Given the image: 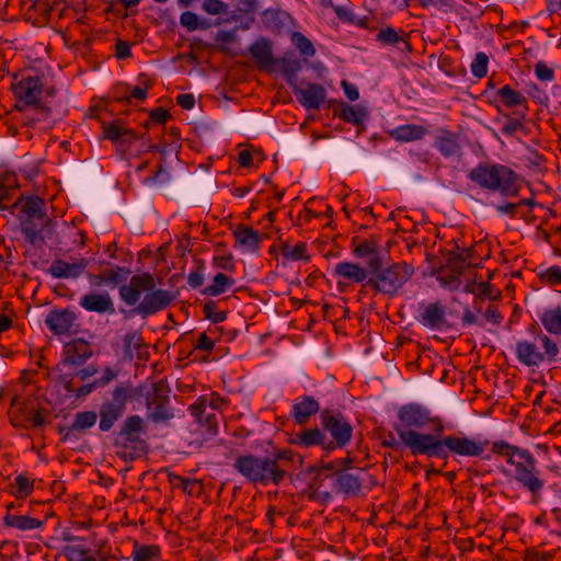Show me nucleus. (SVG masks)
<instances>
[{
	"label": "nucleus",
	"mask_w": 561,
	"mask_h": 561,
	"mask_svg": "<svg viewBox=\"0 0 561 561\" xmlns=\"http://www.w3.org/2000/svg\"><path fill=\"white\" fill-rule=\"evenodd\" d=\"M397 417L393 428L413 456L439 459H447L449 455L482 457L490 444L486 439L463 434L443 435L445 428L442 419L419 403L403 404ZM483 459L489 460L490 455L483 456Z\"/></svg>",
	"instance_id": "nucleus-1"
},
{
	"label": "nucleus",
	"mask_w": 561,
	"mask_h": 561,
	"mask_svg": "<svg viewBox=\"0 0 561 561\" xmlns=\"http://www.w3.org/2000/svg\"><path fill=\"white\" fill-rule=\"evenodd\" d=\"M156 286L150 273L134 275L128 284L121 286L119 297L127 306H136L135 312L146 318L168 308L175 299L171 290Z\"/></svg>",
	"instance_id": "nucleus-2"
},
{
	"label": "nucleus",
	"mask_w": 561,
	"mask_h": 561,
	"mask_svg": "<svg viewBox=\"0 0 561 561\" xmlns=\"http://www.w3.org/2000/svg\"><path fill=\"white\" fill-rule=\"evenodd\" d=\"M469 180L482 190L514 197L519 192V176L508 165L497 162H480L468 174Z\"/></svg>",
	"instance_id": "nucleus-3"
},
{
	"label": "nucleus",
	"mask_w": 561,
	"mask_h": 561,
	"mask_svg": "<svg viewBox=\"0 0 561 561\" xmlns=\"http://www.w3.org/2000/svg\"><path fill=\"white\" fill-rule=\"evenodd\" d=\"M233 468L247 481L263 486L278 485L286 474L275 459L252 454L239 456L233 462Z\"/></svg>",
	"instance_id": "nucleus-4"
},
{
	"label": "nucleus",
	"mask_w": 561,
	"mask_h": 561,
	"mask_svg": "<svg viewBox=\"0 0 561 561\" xmlns=\"http://www.w3.org/2000/svg\"><path fill=\"white\" fill-rule=\"evenodd\" d=\"M511 470L503 469L502 472L512 478L522 488L531 493L533 497L538 496L545 488L546 481L538 468V462L533 454L525 449L515 460H508Z\"/></svg>",
	"instance_id": "nucleus-5"
},
{
	"label": "nucleus",
	"mask_w": 561,
	"mask_h": 561,
	"mask_svg": "<svg viewBox=\"0 0 561 561\" xmlns=\"http://www.w3.org/2000/svg\"><path fill=\"white\" fill-rule=\"evenodd\" d=\"M559 355L558 344L546 334H538L533 340H520L516 343V356L527 367H539L552 364Z\"/></svg>",
	"instance_id": "nucleus-6"
},
{
	"label": "nucleus",
	"mask_w": 561,
	"mask_h": 561,
	"mask_svg": "<svg viewBox=\"0 0 561 561\" xmlns=\"http://www.w3.org/2000/svg\"><path fill=\"white\" fill-rule=\"evenodd\" d=\"M371 276L368 279V287L378 293L393 296L412 277L414 270L411 265L400 262L386 268L376 267L370 270Z\"/></svg>",
	"instance_id": "nucleus-7"
},
{
	"label": "nucleus",
	"mask_w": 561,
	"mask_h": 561,
	"mask_svg": "<svg viewBox=\"0 0 561 561\" xmlns=\"http://www.w3.org/2000/svg\"><path fill=\"white\" fill-rule=\"evenodd\" d=\"M225 404L224 399L217 393H210L199 397L192 405L191 413L194 419L206 426L208 435L218 433V419L216 411L220 410Z\"/></svg>",
	"instance_id": "nucleus-8"
},
{
	"label": "nucleus",
	"mask_w": 561,
	"mask_h": 561,
	"mask_svg": "<svg viewBox=\"0 0 561 561\" xmlns=\"http://www.w3.org/2000/svg\"><path fill=\"white\" fill-rule=\"evenodd\" d=\"M2 523L5 527L21 533L42 531L45 527V520L31 516L23 503L15 502L7 504Z\"/></svg>",
	"instance_id": "nucleus-9"
},
{
	"label": "nucleus",
	"mask_w": 561,
	"mask_h": 561,
	"mask_svg": "<svg viewBox=\"0 0 561 561\" xmlns=\"http://www.w3.org/2000/svg\"><path fill=\"white\" fill-rule=\"evenodd\" d=\"M320 421L322 427L332 437L329 439V444L333 446V450L343 448L351 442L353 427L344 415L325 411L321 413Z\"/></svg>",
	"instance_id": "nucleus-10"
},
{
	"label": "nucleus",
	"mask_w": 561,
	"mask_h": 561,
	"mask_svg": "<svg viewBox=\"0 0 561 561\" xmlns=\"http://www.w3.org/2000/svg\"><path fill=\"white\" fill-rule=\"evenodd\" d=\"M128 391L123 386H117L113 390L112 400L102 404L100 410V430L110 431L115 422L124 414Z\"/></svg>",
	"instance_id": "nucleus-11"
},
{
	"label": "nucleus",
	"mask_w": 561,
	"mask_h": 561,
	"mask_svg": "<svg viewBox=\"0 0 561 561\" xmlns=\"http://www.w3.org/2000/svg\"><path fill=\"white\" fill-rule=\"evenodd\" d=\"M14 96L25 105H33L38 102L42 95L43 83L37 76L14 77L11 84Z\"/></svg>",
	"instance_id": "nucleus-12"
},
{
	"label": "nucleus",
	"mask_w": 561,
	"mask_h": 561,
	"mask_svg": "<svg viewBox=\"0 0 561 561\" xmlns=\"http://www.w3.org/2000/svg\"><path fill=\"white\" fill-rule=\"evenodd\" d=\"M333 276L337 284L356 283L368 286V279L371 276L370 267H364L357 263L342 261L334 265Z\"/></svg>",
	"instance_id": "nucleus-13"
},
{
	"label": "nucleus",
	"mask_w": 561,
	"mask_h": 561,
	"mask_svg": "<svg viewBox=\"0 0 561 561\" xmlns=\"http://www.w3.org/2000/svg\"><path fill=\"white\" fill-rule=\"evenodd\" d=\"M294 92L299 103L307 110H319L327 98L325 89L317 83L295 87Z\"/></svg>",
	"instance_id": "nucleus-14"
},
{
	"label": "nucleus",
	"mask_w": 561,
	"mask_h": 561,
	"mask_svg": "<svg viewBox=\"0 0 561 561\" xmlns=\"http://www.w3.org/2000/svg\"><path fill=\"white\" fill-rule=\"evenodd\" d=\"M89 261L84 257L68 262L65 260H55L51 262L48 273L54 278L76 279L81 276L88 267Z\"/></svg>",
	"instance_id": "nucleus-15"
},
{
	"label": "nucleus",
	"mask_w": 561,
	"mask_h": 561,
	"mask_svg": "<svg viewBox=\"0 0 561 561\" xmlns=\"http://www.w3.org/2000/svg\"><path fill=\"white\" fill-rule=\"evenodd\" d=\"M79 306L89 312L113 313L115 311L113 299L106 291H92L81 296Z\"/></svg>",
	"instance_id": "nucleus-16"
},
{
	"label": "nucleus",
	"mask_w": 561,
	"mask_h": 561,
	"mask_svg": "<svg viewBox=\"0 0 561 561\" xmlns=\"http://www.w3.org/2000/svg\"><path fill=\"white\" fill-rule=\"evenodd\" d=\"M76 316L69 310H53L46 319L45 324L56 335L69 334L75 325Z\"/></svg>",
	"instance_id": "nucleus-17"
},
{
	"label": "nucleus",
	"mask_w": 561,
	"mask_h": 561,
	"mask_svg": "<svg viewBox=\"0 0 561 561\" xmlns=\"http://www.w3.org/2000/svg\"><path fill=\"white\" fill-rule=\"evenodd\" d=\"M249 53L257 66L265 70H272L275 66V58H273L272 42L265 37H260L250 47Z\"/></svg>",
	"instance_id": "nucleus-18"
},
{
	"label": "nucleus",
	"mask_w": 561,
	"mask_h": 561,
	"mask_svg": "<svg viewBox=\"0 0 561 561\" xmlns=\"http://www.w3.org/2000/svg\"><path fill=\"white\" fill-rule=\"evenodd\" d=\"M293 442L294 444L301 448L320 446L323 450L328 453L333 450V446L329 444V438L327 437V434L319 428H308L300 433H297Z\"/></svg>",
	"instance_id": "nucleus-19"
},
{
	"label": "nucleus",
	"mask_w": 561,
	"mask_h": 561,
	"mask_svg": "<svg viewBox=\"0 0 561 561\" xmlns=\"http://www.w3.org/2000/svg\"><path fill=\"white\" fill-rule=\"evenodd\" d=\"M233 236L242 252L256 253L259 251L262 237L256 230L239 225L233 230Z\"/></svg>",
	"instance_id": "nucleus-20"
},
{
	"label": "nucleus",
	"mask_w": 561,
	"mask_h": 561,
	"mask_svg": "<svg viewBox=\"0 0 561 561\" xmlns=\"http://www.w3.org/2000/svg\"><path fill=\"white\" fill-rule=\"evenodd\" d=\"M58 556L64 557L67 561H98L95 553L88 547L83 538L65 545Z\"/></svg>",
	"instance_id": "nucleus-21"
},
{
	"label": "nucleus",
	"mask_w": 561,
	"mask_h": 561,
	"mask_svg": "<svg viewBox=\"0 0 561 561\" xmlns=\"http://www.w3.org/2000/svg\"><path fill=\"white\" fill-rule=\"evenodd\" d=\"M420 322L432 330L443 328L446 323L444 307L439 302L426 305L420 314Z\"/></svg>",
	"instance_id": "nucleus-22"
},
{
	"label": "nucleus",
	"mask_w": 561,
	"mask_h": 561,
	"mask_svg": "<svg viewBox=\"0 0 561 561\" xmlns=\"http://www.w3.org/2000/svg\"><path fill=\"white\" fill-rule=\"evenodd\" d=\"M319 411V403L312 397L298 398L293 407V416L297 424L302 425L308 422L310 416Z\"/></svg>",
	"instance_id": "nucleus-23"
},
{
	"label": "nucleus",
	"mask_w": 561,
	"mask_h": 561,
	"mask_svg": "<svg viewBox=\"0 0 561 561\" xmlns=\"http://www.w3.org/2000/svg\"><path fill=\"white\" fill-rule=\"evenodd\" d=\"M91 354L89 343L83 340H75L65 345V360L71 365L84 363Z\"/></svg>",
	"instance_id": "nucleus-24"
},
{
	"label": "nucleus",
	"mask_w": 561,
	"mask_h": 561,
	"mask_svg": "<svg viewBox=\"0 0 561 561\" xmlns=\"http://www.w3.org/2000/svg\"><path fill=\"white\" fill-rule=\"evenodd\" d=\"M356 257L368 259V267L371 271L382 265V260L379 255L378 245L373 240H364L357 243L353 250Z\"/></svg>",
	"instance_id": "nucleus-25"
},
{
	"label": "nucleus",
	"mask_w": 561,
	"mask_h": 561,
	"mask_svg": "<svg viewBox=\"0 0 561 561\" xmlns=\"http://www.w3.org/2000/svg\"><path fill=\"white\" fill-rule=\"evenodd\" d=\"M390 136L401 142H410L422 139L427 134V128L416 124H405L389 131Z\"/></svg>",
	"instance_id": "nucleus-26"
},
{
	"label": "nucleus",
	"mask_w": 561,
	"mask_h": 561,
	"mask_svg": "<svg viewBox=\"0 0 561 561\" xmlns=\"http://www.w3.org/2000/svg\"><path fill=\"white\" fill-rule=\"evenodd\" d=\"M360 472V470L356 473L348 472L344 469L340 470L335 479L336 489L345 494L358 493L362 486L359 478Z\"/></svg>",
	"instance_id": "nucleus-27"
},
{
	"label": "nucleus",
	"mask_w": 561,
	"mask_h": 561,
	"mask_svg": "<svg viewBox=\"0 0 561 561\" xmlns=\"http://www.w3.org/2000/svg\"><path fill=\"white\" fill-rule=\"evenodd\" d=\"M435 147L446 158L457 156L460 150L458 137L447 130H443L436 138Z\"/></svg>",
	"instance_id": "nucleus-28"
},
{
	"label": "nucleus",
	"mask_w": 561,
	"mask_h": 561,
	"mask_svg": "<svg viewBox=\"0 0 561 561\" xmlns=\"http://www.w3.org/2000/svg\"><path fill=\"white\" fill-rule=\"evenodd\" d=\"M234 284V278L224 273H217L213 282L203 289V294L209 297H217L228 291Z\"/></svg>",
	"instance_id": "nucleus-29"
},
{
	"label": "nucleus",
	"mask_w": 561,
	"mask_h": 561,
	"mask_svg": "<svg viewBox=\"0 0 561 561\" xmlns=\"http://www.w3.org/2000/svg\"><path fill=\"white\" fill-rule=\"evenodd\" d=\"M282 256L286 261H304L309 262L311 259L308 247L304 242L295 244L284 243L280 248Z\"/></svg>",
	"instance_id": "nucleus-30"
},
{
	"label": "nucleus",
	"mask_w": 561,
	"mask_h": 561,
	"mask_svg": "<svg viewBox=\"0 0 561 561\" xmlns=\"http://www.w3.org/2000/svg\"><path fill=\"white\" fill-rule=\"evenodd\" d=\"M540 321L549 333L561 335V307L543 310Z\"/></svg>",
	"instance_id": "nucleus-31"
},
{
	"label": "nucleus",
	"mask_w": 561,
	"mask_h": 561,
	"mask_svg": "<svg viewBox=\"0 0 561 561\" xmlns=\"http://www.w3.org/2000/svg\"><path fill=\"white\" fill-rule=\"evenodd\" d=\"M496 98L506 107H516L526 104V98L520 92L512 89L508 84L503 85L496 91Z\"/></svg>",
	"instance_id": "nucleus-32"
},
{
	"label": "nucleus",
	"mask_w": 561,
	"mask_h": 561,
	"mask_svg": "<svg viewBox=\"0 0 561 561\" xmlns=\"http://www.w3.org/2000/svg\"><path fill=\"white\" fill-rule=\"evenodd\" d=\"M275 60V65H278L283 73L289 79L294 78L301 68L300 60L293 51H287Z\"/></svg>",
	"instance_id": "nucleus-33"
},
{
	"label": "nucleus",
	"mask_w": 561,
	"mask_h": 561,
	"mask_svg": "<svg viewBox=\"0 0 561 561\" xmlns=\"http://www.w3.org/2000/svg\"><path fill=\"white\" fill-rule=\"evenodd\" d=\"M44 201L39 197H27L23 201L21 210L27 219H43L45 214L43 211Z\"/></svg>",
	"instance_id": "nucleus-34"
},
{
	"label": "nucleus",
	"mask_w": 561,
	"mask_h": 561,
	"mask_svg": "<svg viewBox=\"0 0 561 561\" xmlns=\"http://www.w3.org/2000/svg\"><path fill=\"white\" fill-rule=\"evenodd\" d=\"M525 449L519 448L517 446L511 445L506 443L505 440H495L492 443L491 451L496 455H501L505 457L506 463L508 465V460H515L519 455L520 451H524Z\"/></svg>",
	"instance_id": "nucleus-35"
},
{
	"label": "nucleus",
	"mask_w": 561,
	"mask_h": 561,
	"mask_svg": "<svg viewBox=\"0 0 561 561\" xmlns=\"http://www.w3.org/2000/svg\"><path fill=\"white\" fill-rule=\"evenodd\" d=\"M12 486H13L12 494L15 497L25 499L33 492L34 481L25 474H19L15 477L14 483Z\"/></svg>",
	"instance_id": "nucleus-36"
},
{
	"label": "nucleus",
	"mask_w": 561,
	"mask_h": 561,
	"mask_svg": "<svg viewBox=\"0 0 561 561\" xmlns=\"http://www.w3.org/2000/svg\"><path fill=\"white\" fill-rule=\"evenodd\" d=\"M98 414L94 411H83L75 415L71 430L82 432L95 425Z\"/></svg>",
	"instance_id": "nucleus-37"
},
{
	"label": "nucleus",
	"mask_w": 561,
	"mask_h": 561,
	"mask_svg": "<svg viewBox=\"0 0 561 561\" xmlns=\"http://www.w3.org/2000/svg\"><path fill=\"white\" fill-rule=\"evenodd\" d=\"M160 557V549L156 545L138 546L133 551L134 561H156Z\"/></svg>",
	"instance_id": "nucleus-38"
},
{
	"label": "nucleus",
	"mask_w": 561,
	"mask_h": 561,
	"mask_svg": "<svg viewBox=\"0 0 561 561\" xmlns=\"http://www.w3.org/2000/svg\"><path fill=\"white\" fill-rule=\"evenodd\" d=\"M103 135L106 139L111 141H118L123 136L130 135L133 136L131 131L127 129L125 126H123L119 122H112L110 124L103 125Z\"/></svg>",
	"instance_id": "nucleus-39"
},
{
	"label": "nucleus",
	"mask_w": 561,
	"mask_h": 561,
	"mask_svg": "<svg viewBox=\"0 0 561 561\" xmlns=\"http://www.w3.org/2000/svg\"><path fill=\"white\" fill-rule=\"evenodd\" d=\"M290 41L301 55L312 57L316 54L312 43L302 33L294 32Z\"/></svg>",
	"instance_id": "nucleus-40"
},
{
	"label": "nucleus",
	"mask_w": 561,
	"mask_h": 561,
	"mask_svg": "<svg viewBox=\"0 0 561 561\" xmlns=\"http://www.w3.org/2000/svg\"><path fill=\"white\" fill-rule=\"evenodd\" d=\"M488 65L489 57L485 53L476 54L470 66L471 73L478 79L484 78L488 75Z\"/></svg>",
	"instance_id": "nucleus-41"
},
{
	"label": "nucleus",
	"mask_w": 561,
	"mask_h": 561,
	"mask_svg": "<svg viewBox=\"0 0 561 561\" xmlns=\"http://www.w3.org/2000/svg\"><path fill=\"white\" fill-rule=\"evenodd\" d=\"M365 116V111L359 106L345 105L341 111L342 119L353 125L360 124Z\"/></svg>",
	"instance_id": "nucleus-42"
},
{
	"label": "nucleus",
	"mask_w": 561,
	"mask_h": 561,
	"mask_svg": "<svg viewBox=\"0 0 561 561\" xmlns=\"http://www.w3.org/2000/svg\"><path fill=\"white\" fill-rule=\"evenodd\" d=\"M103 274L107 282V286L116 287L118 284L127 279L129 271L124 267L115 266L114 268L103 271Z\"/></svg>",
	"instance_id": "nucleus-43"
},
{
	"label": "nucleus",
	"mask_w": 561,
	"mask_h": 561,
	"mask_svg": "<svg viewBox=\"0 0 561 561\" xmlns=\"http://www.w3.org/2000/svg\"><path fill=\"white\" fill-rule=\"evenodd\" d=\"M465 290L480 298H491L492 286L488 282H472L466 285Z\"/></svg>",
	"instance_id": "nucleus-44"
},
{
	"label": "nucleus",
	"mask_w": 561,
	"mask_h": 561,
	"mask_svg": "<svg viewBox=\"0 0 561 561\" xmlns=\"http://www.w3.org/2000/svg\"><path fill=\"white\" fill-rule=\"evenodd\" d=\"M142 419L138 415L129 416L124 424L123 434L128 438H133L142 430Z\"/></svg>",
	"instance_id": "nucleus-45"
},
{
	"label": "nucleus",
	"mask_w": 561,
	"mask_h": 561,
	"mask_svg": "<svg viewBox=\"0 0 561 561\" xmlns=\"http://www.w3.org/2000/svg\"><path fill=\"white\" fill-rule=\"evenodd\" d=\"M540 277L549 285H561V266L552 265L543 270Z\"/></svg>",
	"instance_id": "nucleus-46"
},
{
	"label": "nucleus",
	"mask_w": 561,
	"mask_h": 561,
	"mask_svg": "<svg viewBox=\"0 0 561 561\" xmlns=\"http://www.w3.org/2000/svg\"><path fill=\"white\" fill-rule=\"evenodd\" d=\"M229 5L220 0H205L202 4V9L211 15L226 13Z\"/></svg>",
	"instance_id": "nucleus-47"
},
{
	"label": "nucleus",
	"mask_w": 561,
	"mask_h": 561,
	"mask_svg": "<svg viewBox=\"0 0 561 561\" xmlns=\"http://www.w3.org/2000/svg\"><path fill=\"white\" fill-rule=\"evenodd\" d=\"M180 23L188 31H196L201 27L198 15L192 11L183 12L180 16Z\"/></svg>",
	"instance_id": "nucleus-48"
},
{
	"label": "nucleus",
	"mask_w": 561,
	"mask_h": 561,
	"mask_svg": "<svg viewBox=\"0 0 561 561\" xmlns=\"http://www.w3.org/2000/svg\"><path fill=\"white\" fill-rule=\"evenodd\" d=\"M14 190L11 188H0V209H11L18 206L21 202V198L18 197L15 201L11 203V194Z\"/></svg>",
	"instance_id": "nucleus-49"
},
{
	"label": "nucleus",
	"mask_w": 561,
	"mask_h": 561,
	"mask_svg": "<svg viewBox=\"0 0 561 561\" xmlns=\"http://www.w3.org/2000/svg\"><path fill=\"white\" fill-rule=\"evenodd\" d=\"M23 404H24V402L21 397H19V396L13 397V399L11 401L10 414H11V423L15 427L23 425V421L15 415L16 412H21L23 410Z\"/></svg>",
	"instance_id": "nucleus-50"
},
{
	"label": "nucleus",
	"mask_w": 561,
	"mask_h": 561,
	"mask_svg": "<svg viewBox=\"0 0 561 561\" xmlns=\"http://www.w3.org/2000/svg\"><path fill=\"white\" fill-rule=\"evenodd\" d=\"M18 186V178L14 172L0 170V188L16 190Z\"/></svg>",
	"instance_id": "nucleus-51"
},
{
	"label": "nucleus",
	"mask_w": 561,
	"mask_h": 561,
	"mask_svg": "<svg viewBox=\"0 0 561 561\" xmlns=\"http://www.w3.org/2000/svg\"><path fill=\"white\" fill-rule=\"evenodd\" d=\"M204 314L214 323L222 322L226 319L225 312L217 311L215 302H207L204 305Z\"/></svg>",
	"instance_id": "nucleus-52"
},
{
	"label": "nucleus",
	"mask_w": 561,
	"mask_h": 561,
	"mask_svg": "<svg viewBox=\"0 0 561 561\" xmlns=\"http://www.w3.org/2000/svg\"><path fill=\"white\" fill-rule=\"evenodd\" d=\"M147 98V88H141L139 85L130 87L125 85V99L144 101Z\"/></svg>",
	"instance_id": "nucleus-53"
},
{
	"label": "nucleus",
	"mask_w": 561,
	"mask_h": 561,
	"mask_svg": "<svg viewBox=\"0 0 561 561\" xmlns=\"http://www.w3.org/2000/svg\"><path fill=\"white\" fill-rule=\"evenodd\" d=\"M171 482L174 486H181L183 491L188 494H192L194 492V488L197 486V481L188 480L180 476H174Z\"/></svg>",
	"instance_id": "nucleus-54"
},
{
	"label": "nucleus",
	"mask_w": 561,
	"mask_h": 561,
	"mask_svg": "<svg viewBox=\"0 0 561 561\" xmlns=\"http://www.w3.org/2000/svg\"><path fill=\"white\" fill-rule=\"evenodd\" d=\"M213 265L225 271L234 270V263L232 262L231 255H215L213 257Z\"/></svg>",
	"instance_id": "nucleus-55"
},
{
	"label": "nucleus",
	"mask_w": 561,
	"mask_h": 561,
	"mask_svg": "<svg viewBox=\"0 0 561 561\" xmlns=\"http://www.w3.org/2000/svg\"><path fill=\"white\" fill-rule=\"evenodd\" d=\"M377 38L386 44H396L400 39L398 33L391 27L381 28Z\"/></svg>",
	"instance_id": "nucleus-56"
},
{
	"label": "nucleus",
	"mask_w": 561,
	"mask_h": 561,
	"mask_svg": "<svg viewBox=\"0 0 561 561\" xmlns=\"http://www.w3.org/2000/svg\"><path fill=\"white\" fill-rule=\"evenodd\" d=\"M118 373L117 370L111 368V367H106L103 373H102V376L100 378H96L94 381H95V385L99 387V388H102V387H105L106 385H108L111 381H113L116 377H117Z\"/></svg>",
	"instance_id": "nucleus-57"
},
{
	"label": "nucleus",
	"mask_w": 561,
	"mask_h": 561,
	"mask_svg": "<svg viewBox=\"0 0 561 561\" xmlns=\"http://www.w3.org/2000/svg\"><path fill=\"white\" fill-rule=\"evenodd\" d=\"M535 73L541 81H551L553 79V70L543 62H538L535 66Z\"/></svg>",
	"instance_id": "nucleus-58"
},
{
	"label": "nucleus",
	"mask_w": 561,
	"mask_h": 561,
	"mask_svg": "<svg viewBox=\"0 0 561 561\" xmlns=\"http://www.w3.org/2000/svg\"><path fill=\"white\" fill-rule=\"evenodd\" d=\"M115 56L118 59H127L131 56L130 45L127 42L118 41L115 45Z\"/></svg>",
	"instance_id": "nucleus-59"
},
{
	"label": "nucleus",
	"mask_w": 561,
	"mask_h": 561,
	"mask_svg": "<svg viewBox=\"0 0 561 561\" xmlns=\"http://www.w3.org/2000/svg\"><path fill=\"white\" fill-rule=\"evenodd\" d=\"M195 347L201 351L209 352L214 347V341L204 332L198 335Z\"/></svg>",
	"instance_id": "nucleus-60"
},
{
	"label": "nucleus",
	"mask_w": 561,
	"mask_h": 561,
	"mask_svg": "<svg viewBox=\"0 0 561 561\" xmlns=\"http://www.w3.org/2000/svg\"><path fill=\"white\" fill-rule=\"evenodd\" d=\"M484 318L488 322L499 325L502 322V314L494 307H489L484 313Z\"/></svg>",
	"instance_id": "nucleus-61"
},
{
	"label": "nucleus",
	"mask_w": 561,
	"mask_h": 561,
	"mask_svg": "<svg viewBox=\"0 0 561 561\" xmlns=\"http://www.w3.org/2000/svg\"><path fill=\"white\" fill-rule=\"evenodd\" d=\"M346 98L351 101H356L359 98V92L354 84L348 83L346 80L341 82Z\"/></svg>",
	"instance_id": "nucleus-62"
},
{
	"label": "nucleus",
	"mask_w": 561,
	"mask_h": 561,
	"mask_svg": "<svg viewBox=\"0 0 561 561\" xmlns=\"http://www.w3.org/2000/svg\"><path fill=\"white\" fill-rule=\"evenodd\" d=\"M254 153L251 150L243 149L239 152L238 162L244 168H249L253 164Z\"/></svg>",
	"instance_id": "nucleus-63"
},
{
	"label": "nucleus",
	"mask_w": 561,
	"mask_h": 561,
	"mask_svg": "<svg viewBox=\"0 0 561 561\" xmlns=\"http://www.w3.org/2000/svg\"><path fill=\"white\" fill-rule=\"evenodd\" d=\"M178 104L184 110H191L195 105V98L192 94H180L176 98Z\"/></svg>",
	"instance_id": "nucleus-64"
}]
</instances>
